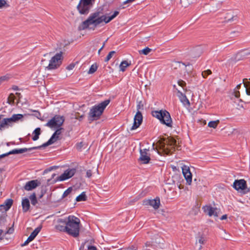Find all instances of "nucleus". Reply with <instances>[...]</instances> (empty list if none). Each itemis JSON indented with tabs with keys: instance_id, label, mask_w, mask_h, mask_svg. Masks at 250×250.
<instances>
[{
	"instance_id": "obj_1",
	"label": "nucleus",
	"mask_w": 250,
	"mask_h": 250,
	"mask_svg": "<svg viewBox=\"0 0 250 250\" xmlns=\"http://www.w3.org/2000/svg\"><path fill=\"white\" fill-rule=\"evenodd\" d=\"M100 11H96L91 13L87 20L82 22L81 29L82 30L87 29L92 24L94 25V27H96L103 21L105 23H107L111 21L109 19V17H106L105 15L100 17Z\"/></svg>"
},
{
	"instance_id": "obj_2",
	"label": "nucleus",
	"mask_w": 250,
	"mask_h": 250,
	"mask_svg": "<svg viewBox=\"0 0 250 250\" xmlns=\"http://www.w3.org/2000/svg\"><path fill=\"white\" fill-rule=\"evenodd\" d=\"M110 102V100L107 99L93 106L88 113V120L89 123L98 120Z\"/></svg>"
},
{
	"instance_id": "obj_3",
	"label": "nucleus",
	"mask_w": 250,
	"mask_h": 250,
	"mask_svg": "<svg viewBox=\"0 0 250 250\" xmlns=\"http://www.w3.org/2000/svg\"><path fill=\"white\" fill-rule=\"evenodd\" d=\"M80 220L74 215H69L67 217L66 227L67 234L76 238L79 236Z\"/></svg>"
},
{
	"instance_id": "obj_4",
	"label": "nucleus",
	"mask_w": 250,
	"mask_h": 250,
	"mask_svg": "<svg viewBox=\"0 0 250 250\" xmlns=\"http://www.w3.org/2000/svg\"><path fill=\"white\" fill-rule=\"evenodd\" d=\"M153 117L158 119L160 123L168 127L172 126V120L170 113L166 110H155L151 112Z\"/></svg>"
},
{
	"instance_id": "obj_5",
	"label": "nucleus",
	"mask_w": 250,
	"mask_h": 250,
	"mask_svg": "<svg viewBox=\"0 0 250 250\" xmlns=\"http://www.w3.org/2000/svg\"><path fill=\"white\" fill-rule=\"evenodd\" d=\"M62 51L56 53L54 56L52 57L48 65L45 67V69L54 70L58 68L62 63L61 60L62 59Z\"/></svg>"
},
{
	"instance_id": "obj_6",
	"label": "nucleus",
	"mask_w": 250,
	"mask_h": 250,
	"mask_svg": "<svg viewBox=\"0 0 250 250\" xmlns=\"http://www.w3.org/2000/svg\"><path fill=\"white\" fill-rule=\"evenodd\" d=\"M95 0H80L77 9L81 14H87Z\"/></svg>"
},
{
	"instance_id": "obj_7",
	"label": "nucleus",
	"mask_w": 250,
	"mask_h": 250,
	"mask_svg": "<svg viewBox=\"0 0 250 250\" xmlns=\"http://www.w3.org/2000/svg\"><path fill=\"white\" fill-rule=\"evenodd\" d=\"M64 121V118L63 116L55 115L45 125V126L51 128L55 127L59 128L62 125Z\"/></svg>"
},
{
	"instance_id": "obj_8",
	"label": "nucleus",
	"mask_w": 250,
	"mask_h": 250,
	"mask_svg": "<svg viewBox=\"0 0 250 250\" xmlns=\"http://www.w3.org/2000/svg\"><path fill=\"white\" fill-rule=\"evenodd\" d=\"M233 188L237 191H243L245 193L250 191V189L247 188V182L244 179L235 180Z\"/></svg>"
},
{
	"instance_id": "obj_9",
	"label": "nucleus",
	"mask_w": 250,
	"mask_h": 250,
	"mask_svg": "<svg viewBox=\"0 0 250 250\" xmlns=\"http://www.w3.org/2000/svg\"><path fill=\"white\" fill-rule=\"evenodd\" d=\"M76 170L75 168L67 169L64 171L60 176H58L56 179L54 180L53 183H56L57 181H63L68 179L72 177L76 173Z\"/></svg>"
},
{
	"instance_id": "obj_10",
	"label": "nucleus",
	"mask_w": 250,
	"mask_h": 250,
	"mask_svg": "<svg viewBox=\"0 0 250 250\" xmlns=\"http://www.w3.org/2000/svg\"><path fill=\"white\" fill-rule=\"evenodd\" d=\"M182 173L186 180L187 184L190 185L192 182V175L188 166L184 165L182 167Z\"/></svg>"
},
{
	"instance_id": "obj_11",
	"label": "nucleus",
	"mask_w": 250,
	"mask_h": 250,
	"mask_svg": "<svg viewBox=\"0 0 250 250\" xmlns=\"http://www.w3.org/2000/svg\"><path fill=\"white\" fill-rule=\"evenodd\" d=\"M149 149L146 148L140 149V156L139 161L141 162L143 164H148L150 161V156L147 153Z\"/></svg>"
},
{
	"instance_id": "obj_12",
	"label": "nucleus",
	"mask_w": 250,
	"mask_h": 250,
	"mask_svg": "<svg viewBox=\"0 0 250 250\" xmlns=\"http://www.w3.org/2000/svg\"><path fill=\"white\" fill-rule=\"evenodd\" d=\"M240 92L239 91L234 90L230 94V99L236 104H237L240 107H243V105L242 104L243 101L240 99Z\"/></svg>"
},
{
	"instance_id": "obj_13",
	"label": "nucleus",
	"mask_w": 250,
	"mask_h": 250,
	"mask_svg": "<svg viewBox=\"0 0 250 250\" xmlns=\"http://www.w3.org/2000/svg\"><path fill=\"white\" fill-rule=\"evenodd\" d=\"M143 121L142 114L140 111H137L134 118V122L132 126L130 128V130H133L137 128L142 124Z\"/></svg>"
},
{
	"instance_id": "obj_14",
	"label": "nucleus",
	"mask_w": 250,
	"mask_h": 250,
	"mask_svg": "<svg viewBox=\"0 0 250 250\" xmlns=\"http://www.w3.org/2000/svg\"><path fill=\"white\" fill-rule=\"evenodd\" d=\"M153 241L154 245L156 248L163 249L165 247V240L159 234L154 235V237L152 238Z\"/></svg>"
},
{
	"instance_id": "obj_15",
	"label": "nucleus",
	"mask_w": 250,
	"mask_h": 250,
	"mask_svg": "<svg viewBox=\"0 0 250 250\" xmlns=\"http://www.w3.org/2000/svg\"><path fill=\"white\" fill-rule=\"evenodd\" d=\"M144 205H150L152 206L154 209H158L160 205V200L159 197H156L152 200H144L143 202Z\"/></svg>"
},
{
	"instance_id": "obj_16",
	"label": "nucleus",
	"mask_w": 250,
	"mask_h": 250,
	"mask_svg": "<svg viewBox=\"0 0 250 250\" xmlns=\"http://www.w3.org/2000/svg\"><path fill=\"white\" fill-rule=\"evenodd\" d=\"M40 184L41 183L37 180H31L25 184L24 189L27 191L31 190L40 186Z\"/></svg>"
},
{
	"instance_id": "obj_17",
	"label": "nucleus",
	"mask_w": 250,
	"mask_h": 250,
	"mask_svg": "<svg viewBox=\"0 0 250 250\" xmlns=\"http://www.w3.org/2000/svg\"><path fill=\"white\" fill-rule=\"evenodd\" d=\"M37 149V148L36 146H33L29 148H19V149H14L11 151H10V155L11 154H21L22 153L27 151H30L32 150H35Z\"/></svg>"
},
{
	"instance_id": "obj_18",
	"label": "nucleus",
	"mask_w": 250,
	"mask_h": 250,
	"mask_svg": "<svg viewBox=\"0 0 250 250\" xmlns=\"http://www.w3.org/2000/svg\"><path fill=\"white\" fill-rule=\"evenodd\" d=\"M178 94L179 98L181 102L184 105L189 106L190 105V102H189L188 99L187 98V97L186 96V95L183 94L180 90H178Z\"/></svg>"
},
{
	"instance_id": "obj_19",
	"label": "nucleus",
	"mask_w": 250,
	"mask_h": 250,
	"mask_svg": "<svg viewBox=\"0 0 250 250\" xmlns=\"http://www.w3.org/2000/svg\"><path fill=\"white\" fill-rule=\"evenodd\" d=\"M21 206L22 207V211L23 212H27L29 210L30 207L29 199L27 198L22 199L21 202Z\"/></svg>"
},
{
	"instance_id": "obj_20",
	"label": "nucleus",
	"mask_w": 250,
	"mask_h": 250,
	"mask_svg": "<svg viewBox=\"0 0 250 250\" xmlns=\"http://www.w3.org/2000/svg\"><path fill=\"white\" fill-rule=\"evenodd\" d=\"M225 22H231L234 21H236L238 20L237 16L236 15H234L230 13H227L226 14V16L224 18Z\"/></svg>"
},
{
	"instance_id": "obj_21",
	"label": "nucleus",
	"mask_w": 250,
	"mask_h": 250,
	"mask_svg": "<svg viewBox=\"0 0 250 250\" xmlns=\"http://www.w3.org/2000/svg\"><path fill=\"white\" fill-rule=\"evenodd\" d=\"M57 140L53 137V136H51L50 138L48 140L47 142L46 143L43 144L42 145L36 146L37 148V149H41L42 148H45L47 146H48L49 145H51L53 144L54 143H55Z\"/></svg>"
},
{
	"instance_id": "obj_22",
	"label": "nucleus",
	"mask_w": 250,
	"mask_h": 250,
	"mask_svg": "<svg viewBox=\"0 0 250 250\" xmlns=\"http://www.w3.org/2000/svg\"><path fill=\"white\" fill-rule=\"evenodd\" d=\"M203 209L204 212H208L209 216H211L213 215L216 216H217L216 213H215V208L210 206H206L203 207Z\"/></svg>"
},
{
	"instance_id": "obj_23",
	"label": "nucleus",
	"mask_w": 250,
	"mask_h": 250,
	"mask_svg": "<svg viewBox=\"0 0 250 250\" xmlns=\"http://www.w3.org/2000/svg\"><path fill=\"white\" fill-rule=\"evenodd\" d=\"M13 203V201L12 199H6L3 205H1L0 207H4V209L7 211L9 210L11 207Z\"/></svg>"
},
{
	"instance_id": "obj_24",
	"label": "nucleus",
	"mask_w": 250,
	"mask_h": 250,
	"mask_svg": "<svg viewBox=\"0 0 250 250\" xmlns=\"http://www.w3.org/2000/svg\"><path fill=\"white\" fill-rule=\"evenodd\" d=\"M41 133V130L40 127L36 128L33 132L34 135L32 137V140L34 141H37L39 138V136Z\"/></svg>"
},
{
	"instance_id": "obj_25",
	"label": "nucleus",
	"mask_w": 250,
	"mask_h": 250,
	"mask_svg": "<svg viewBox=\"0 0 250 250\" xmlns=\"http://www.w3.org/2000/svg\"><path fill=\"white\" fill-rule=\"evenodd\" d=\"M76 200L77 202L86 201L87 200V196L85 194V192L84 191L82 192L79 195H78L76 197Z\"/></svg>"
},
{
	"instance_id": "obj_26",
	"label": "nucleus",
	"mask_w": 250,
	"mask_h": 250,
	"mask_svg": "<svg viewBox=\"0 0 250 250\" xmlns=\"http://www.w3.org/2000/svg\"><path fill=\"white\" fill-rule=\"evenodd\" d=\"M181 65H184L185 67H187L188 66L190 65V63L189 62H188V63H186L181 62L174 61L173 62L172 64V66L174 67V68H177V67H180Z\"/></svg>"
},
{
	"instance_id": "obj_27",
	"label": "nucleus",
	"mask_w": 250,
	"mask_h": 250,
	"mask_svg": "<svg viewBox=\"0 0 250 250\" xmlns=\"http://www.w3.org/2000/svg\"><path fill=\"white\" fill-rule=\"evenodd\" d=\"M130 63H128L126 61H123L121 62L120 65V70L122 72L125 70V68L128 66L130 65Z\"/></svg>"
},
{
	"instance_id": "obj_28",
	"label": "nucleus",
	"mask_w": 250,
	"mask_h": 250,
	"mask_svg": "<svg viewBox=\"0 0 250 250\" xmlns=\"http://www.w3.org/2000/svg\"><path fill=\"white\" fill-rule=\"evenodd\" d=\"M2 117H3V115H0V130H2L3 127L8 125L6 118H3L1 120Z\"/></svg>"
},
{
	"instance_id": "obj_29",
	"label": "nucleus",
	"mask_w": 250,
	"mask_h": 250,
	"mask_svg": "<svg viewBox=\"0 0 250 250\" xmlns=\"http://www.w3.org/2000/svg\"><path fill=\"white\" fill-rule=\"evenodd\" d=\"M55 228L57 230L60 231L65 232L67 233V228L66 227V226H63L59 224L56 225Z\"/></svg>"
},
{
	"instance_id": "obj_30",
	"label": "nucleus",
	"mask_w": 250,
	"mask_h": 250,
	"mask_svg": "<svg viewBox=\"0 0 250 250\" xmlns=\"http://www.w3.org/2000/svg\"><path fill=\"white\" fill-rule=\"evenodd\" d=\"M23 117V115L21 114H13L12 116L14 123L18 122L19 120L22 119Z\"/></svg>"
},
{
	"instance_id": "obj_31",
	"label": "nucleus",
	"mask_w": 250,
	"mask_h": 250,
	"mask_svg": "<svg viewBox=\"0 0 250 250\" xmlns=\"http://www.w3.org/2000/svg\"><path fill=\"white\" fill-rule=\"evenodd\" d=\"M29 199L31 200L32 205L35 206L37 203V199L35 193H33L30 196Z\"/></svg>"
},
{
	"instance_id": "obj_32",
	"label": "nucleus",
	"mask_w": 250,
	"mask_h": 250,
	"mask_svg": "<svg viewBox=\"0 0 250 250\" xmlns=\"http://www.w3.org/2000/svg\"><path fill=\"white\" fill-rule=\"evenodd\" d=\"M151 51H152V49L151 48H149L148 47H146L142 50H139V53L140 54H144L145 55H147Z\"/></svg>"
},
{
	"instance_id": "obj_33",
	"label": "nucleus",
	"mask_w": 250,
	"mask_h": 250,
	"mask_svg": "<svg viewBox=\"0 0 250 250\" xmlns=\"http://www.w3.org/2000/svg\"><path fill=\"white\" fill-rule=\"evenodd\" d=\"M219 123V120L211 121L208 123V126L213 128H216Z\"/></svg>"
},
{
	"instance_id": "obj_34",
	"label": "nucleus",
	"mask_w": 250,
	"mask_h": 250,
	"mask_svg": "<svg viewBox=\"0 0 250 250\" xmlns=\"http://www.w3.org/2000/svg\"><path fill=\"white\" fill-rule=\"evenodd\" d=\"M97 68L98 66L96 63L91 65L88 72V74L94 73L97 70Z\"/></svg>"
},
{
	"instance_id": "obj_35",
	"label": "nucleus",
	"mask_w": 250,
	"mask_h": 250,
	"mask_svg": "<svg viewBox=\"0 0 250 250\" xmlns=\"http://www.w3.org/2000/svg\"><path fill=\"white\" fill-rule=\"evenodd\" d=\"M72 190H73V188L72 187L68 188L66 190H65L64 191V192L62 196L61 199H63L64 198L66 197L67 195H68L72 192Z\"/></svg>"
},
{
	"instance_id": "obj_36",
	"label": "nucleus",
	"mask_w": 250,
	"mask_h": 250,
	"mask_svg": "<svg viewBox=\"0 0 250 250\" xmlns=\"http://www.w3.org/2000/svg\"><path fill=\"white\" fill-rule=\"evenodd\" d=\"M42 229V225H40L39 227L36 228L33 230V231L31 232V234H32L33 235H34L35 237H36L37 235L38 234V233L41 231Z\"/></svg>"
},
{
	"instance_id": "obj_37",
	"label": "nucleus",
	"mask_w": 250,
	"mask_h": 250,
	"mask_svg": "<svg viewBox=\"0 0 250 250\" xmlns=\"http://www.w3.org/2000/svg\"><path fill=\"white\" fill-rule=\"evenodd\" d=\"M145 247H146V248L150 247L154 249L156 248L153 240H152L151 241H147L145 243V246H144L143 248H144Z\"/></svg>"
},
{
	"instance_id": "obj_38",
	"label": "nucleus",
	"mask_w": 250,
	"mask_h": 250,
	"mask_svg": "<svg viewBox=\"0 0 250 250\" xmlns=\"http://www.w3.org/2000/svg\"><path fill=\"white\" fill-rule=\"evenodd\" d=\"M194 50H195V51H197V53L196 54H192L191 55L194 57V58H196V57H199L201 54V47L200 46H198L197 47H196Z\"/></svg>"
},
{
	"instance_id": "obj_39",
	"label": "nucleus",
	"mask_w": 250,
	"mask_h": 250,
	"mask_svg": "<svg viewBox=\"0 0 250 250\" xmlns=\"http://www.w3.org/2000/svg\"><path fill=\"white\" fill-rule=\"evenodd\" d=\"M157 145L161 149H165V143L164 142V140H160L157 143Z\"/></svg>"
},
{
	"instance_id": "obj_40",
	"label": "nucleus",
	"mask_w": 250,
	"mask_h": 250,
	"mask_svg": "<svg viewBox=\"0 0 250 250\" xmlns=\"http://www.w3.org/2000/svg\"><path fill=\"white\" fill-rule=\"evenodd\" d=\"M211 71L209 69H208L207 70H205L202 72V75L203 78H206L208 76L210 75L211 74Z\"/></svg>"
},
{
	"instance_id": "obj_41",
	"label": "nucleus",
	"mask_w": 250,
	"mask_h": 250,
	"mask_svg": "<svg viewBox=\"0 0 250 250\" xmlns=\"http://www.w3.org/2000/svg\"><path fill=\"white\" fill-rule=\"evenodd\" d=\"M115 53V51H110L105 58L104 61L105 62H107L112 58L113 55H114Z\"/></svg>"
},
{
	"instance_id": "obj_42",
	"label": "nucleus",
	"mask_w": 250,
	"mask_h": 250,
	"mask_svg": "<svg viewBox=\"0 0 250 250\" xmlns=\"http://www.w3.org/2000/svg\"><path fill=\"white\" fill-rule=\"evenodd\" d=\"M178 84L181 86L184 89H185V87L186 86V83L185 81L182 80H179L177 82Z\"/></svg>"
},
{
	"instance_id": "obj_43",
	"label": "nucleus",
	"mask_w": 250,
	"mask_h": 250,
	"mask_svg": "<svg viewBox=\"0 0 250 250\" xmlns=\"http://www.w3.org/2000/svg\"><path fill=\"white\" fill-rule=\"evenodd\" d=\"M9 5L8 4L5 0H0V8L3 7H8Z\"/></svg>"
},
{
	"instance_id": "obj_44",
	"label": "nucleus",
	"mask_w": 250,
	"mask_h": 250,
	"mask_svg": "<svg viewBox=\"0 0 250 250\" xmlns=\"http://www.w3.org/2000/svg\"><path fill=\"white\" fill-rule=\"evenodd\" d=\"M34 112H35V114H34V116L35 117H36V118H37L38 119L42 121H43L44 120V119H41V114L39 111L35 110L34 111Z\"/></svg>"
},
{
	"instance_id": "obj_45",
	"label": "nucleus",
	"mask_w": 250,
	"mask_h": 250,
	"mask_svg": "<svg viewBox=\"0 0 250 250\" xmlns=\"http://www.w3.org/2000/svg\"><path fill=\"white\" fill-rule=\"evenodd\" d=\"M14 223L11 227L9 228V229L5 232V234H12L14 231V229L13 228Z\"/></svg>"
},
{
	"instance_id": "obj_46",
	"label": "nucleus",
	"mask_w": 250,
	"mask_h": 250,
	"mask_svg": "<svg viewBox=\"0 0 250 250\" xmlns=\"http://www.w3.org/2000/svg\"><path fill=\"white\" fill-rule=\"evenodd\" d=\"M119 14V12L118 11H114V13L110 16H109V19L111 21L113 20L115 17H116Z\"/></svg>"
},
{
	"instance_id": "obj_47",
	"label": "nucleus",
	"mask_w": 250,
	"mask_h": 250,
	"mask_svg": "<svg viewBox=\"0 0 250 250\" xmlns=\"http://www.w3.org/2000/svg\"><path fill=\"white\" fill-rule=\"evenodd\" d=\"M119 14V12L118 11H114V13L110 16H109V19L111 21L113 20L115 17H116Z\"/></svg>"
},
{
	"instance_id": "obj_48",
	"label": "nucleus",
	"mask_w": 250,
	"mask_h": 250,
	"mask_svg": "<svg viewBox=\"0 0 250 250\" xmlns=\"http://www.w3.org/2000/svg\"><path fill=\"white\" fill-rule=\"evenodd\" d=\"M83 146V144L82 142L77 143L76 145V148L78 150H81Z\"/></svg>"
},
{
	"instance_id": "obj_49",
	"label": "nucleus",
	"mask_w": 250,
	"mask_h": 250,
	"mask_svg": "<svg viewBox=\"0 0 250 250\" xmlns=\"http://www.w3.org/2000/svg\"><path fill=\"white\" fill-rule=\"evenodd\" d=\"M205 241V240L203 237H202V236L199 237L198 241H199V243L201 244L200 246V247H199L200 250L201 249V248H202L201 245L204 244Z\"/></svg>"
},
{
	"instance_id": "obj_50",
	"label": "nucleus",
	"mask_w": 250,
	"mask_h": 250,
	"mask_svg": "<svg viewBox=\"0 0 250 250\" xmlns=\"http://www.w3.org/2000/svg\"><path fill=\"white\" fill-rule=\"evenodd\" d=\"M67 221V217L65 219L60 218L58 220V223H62L64 225H65V226H66Z\"/></svg>"
},
{
	"instance_id": "obj_51",
	"label": "nucleus",
	"mask_w": 250,
	"mask_h": 250,
	"mask_svg": "<svg viewBox=\"0 0 250 250\" xmlns=\"http://www.w3.org/2000/svg\"><path fill=\"white\" fill-rule=\"evenodd\" d=\"M58 167H58V166H52V167H49L48 168L44 170V173H46V172H48V171H51V170H52L56 169H57Z\"/></svg>"
},
{
	"instance_id": "obj_52",
	"label": "nucleus",
	"mask_w": 250,
	"mask_h": 250,
	"mask_svg": "<svg viewBox=\"0 0 250 250\" xmlns=\"http://www.w3.org/2000/svg\"><path fill=\"white\" fill-rule=\"evenodd\" d=\"M143 109V104L142 103L141 101H140L138 102L137 105V111H139L141 109Z\"/></svg>"
},
{
	"instance_id": "obj_53",
	"label": "nucleus",
	"mask_w": 250,
	"mask_h": 250,
	"mask_svg": "<svg viewBox=\"0 0 250 250\" xmlns=\"http://www.w3.org/2000/svg\"><path fill=\"white\" fill-rule=\"evenodd\" d=\"M9 78V77L8 76H6V75L0 77V83H2L4 81L8 80Z\"/></svg>"
},
{
	"instance_id": "obj_54",
	"label": "nucleus",
	"mask_w": 250,
	"mask_h": 250,
	"mask_svg": "<svg viewBox=\"0 0 250 250\" xmlns=\"http://www.w3.org/2000/svg\"><path fill=\"white\" fill-rule=\"evenodd\" d=\"M92 170L90 169H88L87 170L86 173V177L89 178L92 176Z\"/></svg>"
},
{
	"instance_id": "obj_55",
	"label": "nucleus",
	"mask_w": 250,
	"mask_h": 250,
	"mask_svg": "<svg viewBox=\"0 0 250 250\" xmlns=\"http://www.w3.org/2000/svg\"><path fill=\"white\" fill-rule=\"evenodd\" d=\"M6 221V217L1 216L0 217V224H4Z\"/></svg>"
},
{
	"instance_id": "obj_56",
	"label": "nucleus",
	"mask_w": 250,
	"mask_h": 250,
	"mask_svg": "<svg viewBox=\"0 0 250 250\" xmlns=\"http://www.w3.org/2000/svg\"><path fill=\"white\" fill-rule=\"evenodd\" d=\"M75 65L74 63H71L66 67V69L68 70H72L74 68Z\"/></svg>"
},
{
	"instance_id": "obj_57",
	"label": "nucleus",
	"mask_w": 250,
	"mask_h": 250,
	"mask_svg": "<svg viewBox=\"0 0 250 250\" xmlns=\"http://www.w3.org/2000/svg\"><path fill=\"white\" fill-rule=\"evenodd\" d=\"M6 120H7V125H10V124L12 123H14L13 119H12V117H10V118H6Z\"/></svg>"
},
{
	"instance_id": "obj_58",
	"label": "nucleus",
	"mask_w": 250,
	"mask_h": 250,
	"mask_svg": "<svg viewBox=\"0 0 250 250\" xmlns=\"http://www.w3.org/2000/svg\"><path fill=\"white\" fill-rule=\"evenodd\" d=\"M10 151L7 152V153H3L2 154H1L0 155V160L5 157H6V156H9V155H10Z\"/></svg>"
},
{
	"instance_id": "obj_59",
	"label": "nucleus",
	"mask_w": 250,
	"mask_h": 250,
	"mask_svg": "<svg viewBox=\"0 0 250 250\" xmlns=\"http://www.w3.org/2000/svg\"><path fill=\"white\" fill-rule=\"evenodd\" d=\"M10 151L7 152V153H3L2 154H1L0 155V160L5 157H6V156H9V155H10Z\"/></svg>"
},
{
	"instance_id": "obj_60",
	"label": "nucleus",
	"mask_w": 250,
	"mask_h": 250,
	"mask_svg": "<svg viewBox=\"0 0 250 250\" xmlns=\"http://www.w3.org/2000/svg\"><path fill=\"white\" fill-rule=\"evenodd\" d=\"M62 129V128H58L55 131V134H56L58 136L61 134V130Z\"/></svg>"
},
{
	"instance_id": "obj_61",
	"label": "nucleus",
	"mask_w": 250,
	"mask_h": 250,
	"mask_svg": "<svg viewBox=\"0 0 250 250\" xmlns=\"http://www.w3.org/2000/svg\"><path fill=\"white\" fill-rule=\"evenodd\" d=\"M126 250H137V247L132 245L131 246L129 247Z\"/></svg>"
},
{
	"instance_id": "obj_62",
	"label": "nucleus",
	"mask_w": 250,
	"mask_h": 250,
	"mask_svg": "<svg viewBox=\"0 0 250 250\" xmlns=\"http://www.w3.org/2000/svg\"><path fill=\"white\" fill-rule=\"evenodd\" d=\"M87 249L88 250H97V249L95 246L90 245L87 247Z\"/></svg>"
},
{
	"instance_id": "obj_63",
	"label": "nucleus",
	"mask_w": 250,
	"mask_h": 250,
	"mask_svg": "<svg viewBox=\"0 0 250 250\" xmlns=\"http://www.w3.org/2000/svg\"><path fill=\"white\" fill-rule=\"evenodd\" d=\"M30 242H31L30 240H29L27 238V240L24 242V243L21 244V247H24L25 246H26Z\"/></svg>"
},
{
	"instance_id": "obj_64",
	"label": "nucleus",
	"mask_w": 250,
	"mask_h": 250,
	"mask_svg": "<svg viewBox=\"0 0 250 250\" xmlns=\"http://www.w3.org/2000/svg\"><path fill=\"white\" fill-rule=\"evenodd\" d=\"M35 237H36L35 236L33 235L32 234H30V235L27 238L29 240H30V241L31 242L35 238Z\"/></svg>"
}]
</instances>
